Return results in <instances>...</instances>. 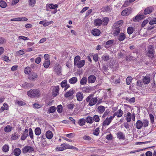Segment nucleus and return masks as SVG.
<instances>
[{
    "instance_id": "obj_25",
    "label": "nucleus",
    "mask_w": 156,
    "mask_h": 156,
    "mask_svg": "<svg viewBox=\"0 0 156 156\" xmlns=\"http://www.w3.org/2000/svg\"><path fill=\"white\" fill-rule=\"evenodd\" d=\"M102 24L104 26H106L108 23L109 20L108 17H103L102 20Z\"/></svg>"
},
{
    "instance_id": "obj_8",
    "label": "nucleus",
    "mask_w": 156,
    "mask_h": 156,
    "mask_svg": "<svg viewBox=\"0 0 156 156\" xmlns=\"http://www.w3.org/2000/svg\"><path fill=\"white\" fill-rule=\"evenodd\" d=\"M154 10V8L152 6L147 7L144 11V15H147L151 13Z\"/></svg>"
},
{
    "instance_id": "obj_5",
    "label": "nucleus",
    "mask_w": 156,
    "mask_h": 156,
    "mask_svg": "<svg viewBox=\"0 0 156 156\" xmlns=\"http://www.w3.org/2000/svg\"><path fill=\"white\" fill-rule=\"evenodd\" d=\"M34 151V149L30 146H25L22 149V152L23 154H26L27 152L31 153Z\"/></svg>"
},
{
    "instance_id": "obj_40",
    "label": "nucleus",
    "mask_w": 156,
    "mask_h": 156,
    "mask_svg": "<svg viewBox=\"0 0 156 156\" xmlns=\"http://www.w3.org/2000/svg\"><path fill=\"white\" fill-rule=\"evenodd\" d=\"M56 110V108L54 106H52L50 107L48 111L49 113H53Z\"/></svg>"
},
{
    "instance_id": "obj_51",
    "label": "nucleus",
    "mask_w": 156,
    "mask_h": 156,
    "mask_svg": "<svg viewBox=\"0 0 156 156\" xmlns=\"http://www.w3.org/2000/svg\"><path fill=\"white\" fill-rule=\"evenodd\" d=\"M36 3V1L35 0H29V4L32 7H33Z\"/></svg>"
},
{
    "instance_id": "obj_49",
    "label": "nucleus",
    "mask_w": 156,
    "mask_h": 156,
    "mask_svg": "<svg viewBox=\"0 0 156 156\" xmlns=\"http://www.w3.org/2000/svg\"><path fill=\"white\" fill-rule=\"evenodd\" d=\"M116 113L117 116L118 117H120L123 114V112L121 109H120L118 110Z\"/></svg>"
},
{
    "instance_id": "obj_2",
    "label": "nucleus",
    "mask_w": 156,
    "mask_h": 156,
    "mask_svg": "<svg viewBox=\"0 0 156 156\" xmlns=\"http://www.w3.org/2000/svg\"><path fill=\"white\" fill-rule=\"evenodd\" d=\"M154 53L155 50L153 45H149L147 47V55L152 60L154 59V62H156V57L154 55Z\"/></svg>"
},
{
    "instance_id": "obj_9",
    "label": "nucleus",
    "mask_w": 156,
    "mask_h": 156,
    "mask_svg": "<svg viewBox=\"0 0 156 156\" xmlns=\"http://www.w3.org/2000/svg\"><path fill=\"white\" fill-rule=\"evenodd\" d=\"M81 89L83 92L90 93L93 90V87L87 86L82 87Z\"/></svg>"
},
{
    "instance_id": "obj_42",
    "label": "nucleus",
    "mask_w": 156,
    "mask_h": 156,
    "mask_svg": "<svg viewBox=\"0 0 156 156\" xmlns=\"http://www.w3.org/2000/svg\"><path fill=\"white\" fill-rule=\"evenodd\" d=\"M87 80L86 77H83L80 81V84L81 85H85L86 84Z\"/></svg>"
},
{
    "instance_id": "obj_17",
    "label": "nucleus",
    "mask_w": 156,
    "mask_h": 156,
    "mask_svg": "<svg viewBox=\"0 0 156 156\" xmlns=\"http://www.w3.org/2000/svg\"><path fill=\"white\" fill-rule=\"evenodd\" d=\"M59 87L58 86H57L54 88L52 92V95L53 97H56L59 94Z\"/></svg>"
},
{
    "instance_id": "obj_63",
    "label": "nucleus",
    "mask_w": 156,
    "mask_h": 156,
    "mask_svg": "<svg viewBox=\"0 0 156 156\" xmlns=\"http://www.w3.org/2000/svg\"><path fill=\"white\" fill-rule=\"evenodd\" d=\"M24 54V51L23 50H21L17 51L16 52V54L17 55H20Z\"/></svg>"
},
{
    "instance_id": "obj_20",
    "label": "nucleus",
    "mask_w": 156,
    "mask_h": 156,
    "mask_svg": "<svg viewBox=\"0 0 156 156\" xmlns=\"http://www.w3.org/2000/svg\"><path fill=\"white\" fill-rule=\"evenodd\" d=\"M34 86V84L32 83H29L26 82L22 84V86L24 88H31Z\"/></svg>"
},
{
    "instance_id": "obj_12",
    "label": "nucleus",
    "mask_w": 156,
    "mask_h": 156,
    "mask_svg": "<svg viewBox=\"0 0 156 156\" xmlns=\"http://www.w3.org/2000/svg\"><path fill=\"white\" fill-rule=\"evenodd\" d=\"M144 18V15L139 14L136 16L135 17L133 18V20L134 22L139 21Z\"/></svg>"
},
{
    "instance_id": "obj_61",
    "label": "nucleus",
    "mask_w": 156,
    "mask_h": 156,
    "mask_svg": "<svg viewBox=\"0 0 156 156\" xmlns=\"http://www.w3.org/2000/svg\"><path fill=\"white\" fill-rule=\"evenodd\" d=\"M114 41L113 40H111L107 41L106 43V45L109 46L113 43Z\"/></svg>"
},
{
    "instance_id": "obj_28",
    "label": "nucleus",
    "mask_w": 156,
    "mask_h": 156,
    "mask_svg": "<svg viewBox=\"0 0 156 156\" xmlns=\"http://www.w3.org/2000/svg\"><path fill=\"white\" fill-rule=\"evenodd\" d=\"M102 10L104 12H109L111 11V9L109 6L107 5L106 6L103 7L102 8Z\"/></svg>"
},
{
    "instance_id": "obj_13",
    "label": "nucleus",
    "mask_w": 156,
    "mask_h": 156,
    "mask_svg": "<svg viewBox=\"0 0 156 156\" xmlns=\"http://www.w3.org/2000/svg\"><path fill=\"white\" fill-rule=\"evenodd\" d=\"M85 64V61L84 60H80L76 64L74 65L75 66H76L79 68H81L83 67Z\"/></svg>"
},
{
    "instance_id": "obj_48",
    "label": "nucleus",
    "mask_w": 156,
    "mask_h": 156,
    "mask_svg": "<svg viewBox=\"0 0 156 156\" xmlns=\"http://www.w3.org/2000/svg\"><path fill=\"white\" fill-rule=\"evenodd\" d=\"M127 33L129 35L132 34L133 32V28L131 27H128L127 30Z\"/></svg>"
},
{
    "instance_id": "obj_60",
    "label": "nucleus",
    "mask_w": 156,
    "mask_h": 156,
    "mask_svg": "<svg viewBox=\"0 0 156 156\" xmlns=\"http://www.w3.org/2000/svg\"><path fill=\"white\" fill-rule=\"evenodd\" d=\"M67 80H63L61 83V86L62 87H64L67 84Z\"/></svg>"
},
{
    "instance_id": "obj_47",
    "label": "nucleus",
    "mask_w": 156,
    "mask_h": 156,
    "mask_svg": "<svg viewBox=\"0 0 156 156\" xmlns=\"http://www.w3.org/2000/svg\"><path fill=\"white\" fill-rule=\"evenodd\" d=\"M131 114L130 112H128L126 115V120L128 122H129L131 121Z\"/></svg>"
},
{
    "instance_id": "obj_3",
    "label": "nucleus",
    "mask_w": 156,
    "mask_h": 156,
    "mask_svg": "<svg viewBox=\"0 0 156 156\" xmlns=\"http://www.w3.org/2000/svg\"><path fill=\"white\" fill-rule=\"evenodd\" d=\"M94 94H90L86 98V101L87 102H89V105L91 106L95 105L98 102L97 98H93Z\"/></svg>"
},
{
    "instance_id": "obj_57",
    "label": "nucleus",
    "mask_w": 156,
    "mask_h": 156,
    "mask_svg": "<svg viewBox=\"0 0 156 156\" xmlns=\"http://www.w3.org/2000/svg\"><path fill=\"white\" fill-rule=\"evenodd\" d=\"M149 23L150 25L155 24L156 23V18H153V19L151 20L150 21Z\"/></svg>"
},
{
    "instance_id": "obj_54",
    "label": "nucleus",
    "mask_w": 156,
    "mask_h": 156,
    "mask_svg": "<svg viewBox=\"0 0 156 156\" xmlns=\"http://www.w3.org/2000/svg\"><path fill=\"white\" fill-rule=\"evenodd\" d=\"M99 133V128L98 127L93 132L94 135L96 136H98Z\"/></svg>"
},
{
    "instance_id": "obj_36",
    "label": "nucleus",
    "mask_w": 156,
    "mask_h": 156,
    "mask_svg": "<svg viewBox=\"0 0 156 156\" xmlns=\"http://www.w3.org/2000/svg\"><path fill=\"white\" fill-rule=\"evenodd\" d=\"M120 31V28L119 27H117L114 30L113 34L114 36H117L119 35Z\"/></svg>"
},
{
    "instance_id": "obj_1",
    "label": "nucleus",
    "mask_w": 156,
    "mask_h": 156,
    "mask_svg": "<svg viewBox=\"0 0 156 156\" xmlns=\"http://www.w3.org/2000/svg\"><path fill=\"white\" fill-rule=\"evenodd\" d=\"M27 94L31 98H37L40 96L41 93L39 89H31L28 91L27 92Z\"/></svg>"
},
{
    "instance_id": "obj_30",
    "label": "nucleus",
    "mask_w": 156,
    "mask_h": 156,
    "mask_svg": "<svg viewBox=\"0 0 156 156\" xmlns=\"http://www.w3.org/2000/svg\"><path fill=\"white\" fill-rule=\"evenodd\" d=\"M13 153L15 156H18L20 154L21 150L19 148H16L14 150Z\"/></svg>"
},
{
    "instance_id": "obj_44",
    "label": "nucleus",
    "mask_w": 156,
    "mask_h": 156,
    "mask_svg": "<svg viewBox=\"0 0 156 156\" xmlns=\"http://www.w3.org/2000/svg\"><path fill=\"white\" fill-rule=\"evenodd\" d=\"M9 147L7 144L5 145L2 147V150L4 152H7L9 151Z\"/></svg>"
},
{
    "instance_id": "obj_39",
    "label": "nucleus",
    "mask_w": 156,
    "mask_h": 156,
    "mask_svg": "<svg viewBox=\"0 0 156 156\" xmlns=\"http://www.w3.org/2000/svg\"><path fill=\"white\" fill-rule=\"evenodd\" d=\"M19 136L20 135L18 133L16 132L14 133L12 135L11 137L12 140H16L18 138Z\"/></svg>"
},
{
    "instance_id": "obj_45",
    "label": "nucleus",
    "mask_w": 156,
    "mask_h": 156,
    "mask_svg": "<svg viewBox=\"0 0 156 156\" xmlns=\"http://www.w3.org/2000/svg\"><path fill=\"white\" fill-rule=\"evenodd\" d=\"M34 131L35 134L37 136L40 135L41 133V129L39 127L36 128L35 129Z\"/></svg>"
},
{
    "instance_id": "obj_32",
    "label": "nucleus",
    "mask_w": 156,
    "mask_h": 156,
    "mask_svg": "<svg viewBox=\"0 0 156 156\" xmlns=\"http://www.w3.org/2000/svg\"><path fill=\"white\" fill-rule=\"evenodd\" d=\"M143 126L144 127H146L148 126L149 121L147 119H144L142 121Z\"/></svg>"
},
{
    "instance_id": "obj_52",
    "label": "nucleus",
    "mask_w": 156,
    "mask_h": 156,
    "mask_svg": "<svg viewBox=\"0 0 156 156\" xmlns=\"http://www.w3.org/2000/svg\"><path fill=\"white\" fill-rule=\"evenodd\" d=\"M132 80V77L130 76H128L126 79V83L127 85H129L130 84L131 81Z\"/></svg>"
},
{
    "instance_id": "obj_26",
    "label": "nucleus",
    "mask_w": 156,
    "mask_h": 156,
    "mask_svg": "<svg viewBox=\"0 0 156 156\" xmlns=\"http://www.w3.org/2000/svg\"><path fill=\"white\" fill-rule=\"evenodd\" d=\"M45 135L48 139H51L53 137V134L51 131L48 130L46 132Z\"/></svg>"
},
{
    "instance_id": "obj_10",
    "label": "nucleus",
    "mask_w": 156,
    "mask_h": 156,
    "mask_svg": "<svg viewBox=\"0 0 156 156\" xmlns=\"http://www.w3.org/2000/svg\"><path fill=\"white\" fill-rule=\"evenodd\" d=\"M28 129H26L25 130L23 131L21 137L20 139L21 140H24L26 139L27 137L28 136Z\"/></svg>"
},
{
    "instance_id": "obj_64",
    "label": "nucleus",
    "mask_w": 156,
    "mask_h": 156,
    "mask_svg": "<svg viewBox=\"0 0 156 156\" xmlns=\"http://www.w3.org/2000/svg\"><path fill=\"white\" fill-rule=\"evenodd\" d=\"M2 59L6 62H8L10 61L9 57L8 56L4 55L2 57Z\"/></svg>"
},
{
    "instance_id": "obj_18",
    "label": "nucleus",
    "mask_w": 156,
    "mask_h": 156,
    "mask_svg": "<svg viewBox=\"0 0 156 156\" xmlns=\"http://www.w3.org/2000/svg\"><path fill=\"white\" fill-rule=\"evenodd\" d=\"M94 24L96 26H100L102 24V20L99 18L94 19Z\"/></svg>"
},
{
    "instance_id": "obj_35",
    "label": "nucleus",
    "mask_w": 156,
    "mask_h": 156,
    "mask_svg": "<svg viewBox=\"0 0 156 156\" xmlns=\"http://www.w3.org/2000/svg\"><path fill=\"white\" fill-rule=\"evenodd\" d=\"M93 118L90 116H88L85 119L86 121L88 123L91 124L93 122Z\"/></svg>"
},
{
    "instance_id": "obj_31",
    "label": "nucleus",
    "mask_w": 156,
    "mask_h": 156,
    "mask_svg": "<svg viewBox=\"0 0 156 156\" xmlns=\"http://www.w3.org/2000/svg\"><path fill=\"white\" fill-rule=\"evenodd\" d=\"M77 81V78L76 77H73L69 80V83L71 84H74L76 83Z\"/></svg>"
},
{
    "instance_id": "obj_53",
    "label": "nucleus",
    "mask_w": 156,
    "mask_h": 156,
    "mask_svg": "<svg viewBox=\"0 0 156 156\" xmlns=\"http://www.w3.org/2000/svg\"><path fill=\"white\" fill-rule=\"evenodd\" d=\"M149 116L150 120L151 122L153 124L154 122V118L153 115L152 114H149Z\"/></svg>"
},
{
    "instance_id": "obj_33",
    "label": "nucleus",
    "mask_w": 156,
    "mask_h": 156,
    "mask_svg": "<svg viewBox=\"0 0 156 156\" xmlns=\"http://www.w3.org/2000/svg\"><path fill=\"white\" fill-rule=\"evenodd\" d=\"M85 122L86 121L85 119L83 118L79 120L78 124L80 126H82L85 125Z\"/></svg>"
},
{
    "instance_id": "obj_11",
    "label": "nucleus",
    "mask_w": 156,
    "mask_h": 156,
    "mask_svg": "<svg viewBox=\"0 0 156 156\" xmlns=\"http://www.w3.org/2000/svg\"><path fill=\"white\" fill-rule=\"evenodd\" d=\"M96 80V77L94 75L89 76L87 78V81L88 83H93Z\"/></svg>"
},
{
    "instance_id": "obj_56",
    "label": "nucleus",
    "mask_w": 156,
    "mask_h": 156,
    "mask_svg": "<svg viewBox=\"0 0 156 156\" xmlns=\"http://www.w3.org/2000/svg\"><path fill=\"white\" fill-rule=\"evenodd\" d=\"M30 138L31 139H33V131L31 128L29 129L28 130Z\"/></svg>"
},
{
    "instance_id": "obj_15",
    "label": "nucleus",
    "mask_w": 156,
    "mask_h": 156,
    "mask_svg": "<svg viewBox=\"0 0 156 156\" xmlns=\"http://www.w3.org/2000/svg\"><path fill=\"white\" fill-rule=\"evenodd\" d=\"M55 72L58 75H60L61 73V66L59 65H55L54 67Z\"/></svg>"
},
{
    "instance_id": "obj_4",
    "label": "nucleus",
    "mask_w": 156,
    "mask_h": 156,
    "mask_svg": "<svg viewBox=\"0 0 156 156\" xmlns=\"http://www.w3.org/2000/svg\"><path fill=\"white\" fill-rule=\"evenodd\" d=\"M70 145L66 143L61 144L60 147H57L55 148V150L57 151H62L66 149H69Z\"/></svg>"
},
{
    "instance_id": "obj_62",
    "label": "nucleus",
    "mask_w": 156,
    "mask_h": 156,
    "mask_svg": "<svg viewBox=\"0 0 156 156\" xmlns=\"http://www.w3.org/2000/svg\"><path fill=\"white\" fill-rule=\"evenodd\" d=\"M66 136L69 138H72L75 136V134L73 133H71L66 134Z\"/></svg>"
},
{
    "instance_id": "obj_16",
    "label": "nucleus",
    "mask_w": 156,
    "mask_h": 156,
    "mask_svg": "<svg viewBox=\"0 0 156 156\" xmlns=\"http://www.w3.org/2000/svg\"><path fill=\"white\" fill-rule=\"evenodd\" d=\"M76 96L78 101H82L83 98V95L81 92H78L76 93Z\"/></svg>"
},
{
    "instance_id": "obj_43",
    "label": "nucleus",
    "mask_w": 156,
    "mask_h": 156,
    "mask_svg": "<svg viewBox=\"0 0 156 156\" xmlns=\"http://www.w3.org/2000/svg\"><path fill=\"white\" fill-rule=\"evenodd\" d=\"M50 64V60H46L43 63L44 67L45 68H48Z\"/></svg>"
},
{
    "instance_id": "obj_58",
    "label": "nucleus",
    "mask_w": 156,
    "mask_h": 156,
    "mask_svg": "<svg viewBox=\"0 0 156 156\" xmlns=\"http://www.w3.org/2000/svg\"><path fill=\"white\" fill-rule=\"evenodd\" d=\"M102 59L105 61H108L110 59L108 55H103L101 57Z\"/></svg>"
},
{
    "instance_id": "obj_7",
    "label": "nucleus",
    "mask_w": 156,
    "mask_h": 156,
    "mask_svg": "<svg viewBox=\"0 0 156 156\" xmlns=\"http://www.w3.org/2000/svg\"><path fill=\"white\" fill-rule=\"evenodd\" d=\"M131 12L130 8H128L123 10L121 12V15L124 16H126L129 15Z\"/></svg>"
},
{
    "instance_id": "obj_59",
    "label": "nucleus",
    "mask_w": 156,
    "mask_h": 156,
    "mask_svg": "<svg viewBox=\"0 0 156 156\" xmlns=\"http://www.w3.org/2000/svg\"><path fill=\"white\" fill-rule=\"evenodd\" d=\"M93 120H94L96 122H99L100 120V118L98 115H94L93 118Z\"/></svg>"
},
{
    "instance_id": "obj_29",
    "label": "nucleus",
    "mask_w": 156,
    "mask_h": 156,
    "mask_svg": "<svg viewBox=\"0 0 156 156\" xmlns=\"http://www.w3.org/2000/svg\"><path fill=\"white\" fill-rule=\"evenodd\" d=\"M12 129V127L10 125H7L4 128V131L6 133L11 131Z\"/></svg>"
},
{
    "instance_id": "obj_37",
    "label": "nucleus",
    "mask_w": 156,
    "mask_h": 156,
    "mask_svg": "<svg viewBox=\"0 0 156 156\" xmlns=\"http://www.w3.org/2000/svg\"><path fill=\"white\" fill-rule=\"evenodd\" d=\"M111 122V121L108 119V118H107L103 123V126L108 125Z\"/></svg>"
},
{
    "instance_id": "obj_38",
    "label": "nucleus",
    "mask_w": 156,
    "mask_h": 156,
    "mask_svg": "<svg viewBox=\"0 0 156 156\" xmlns=\"http://www.w3.org/2000/svg\"><path fill=\"white\" fill-rule=\"evenodd\" d=\"M15 104L19 106H23L26 105V103L21 101L16 100L15 102Z\"/></svg>"
},
{
    "instance_id": "obj_24",
    "label": "nucleus",
    "mask_w": 156,
    "mask_h": 156,
    "mask_svg": "<svg viewBox=\"0 0 156 156\" xmlns=\"http://www.w3.org/2000/svg\"><path fill=\"white\" fill-rule=\"evenodd\" d=\"M136 126L137 129H140L143 126V123L142 121L140 120H137L136 123Z\"/></svg>"
},
{
    "instance_id": "obj_27",
    "label": "nucleus",
    "mask_w": 156,
    "mask_h": 156,
    "mask_svg": "<svg viewBox=\"0 0 156 156\" xmlns=\"http://www.w3.org/2000/svg\"><path fill=\"white\" fill-rule=\"evenodd\" d=\"M46 6H48V7L50 9H56L58 7V6L57 4L54 5L52 4H47Z\"/></svg>"
},
{
    "instance_id": "obj_21",
    "label": "nucleus",
    "mask_w": 156,
    "mask_h": 156,
    "mask_svg": "<svg viewBox=\"0 0 156 156\" xmlns=\"http://www.w3.org/2000/svg\"><path fill=\"white\" fill-rule=\"evenodd\" d=\"M118 36V39L120 41H123L126 38L125 34L123 33H121Z\"/></svg>"
},
{
    "instance_id": "obj_14",
    "label": "nucleus",
    "mask_w": 156,
    "mask_h": 156,
    "mask_svg": "<svg viewBox=\"0 0 156 156\" xmlns=\"http://www.w3.org/2000/svg\"><path fill=\"white\" fill-rule=\"evenodd\" d=\"M74 92L75 90L73 88H72L64 94V97L66 98H69L72 96L74 94Z\"/></svg>"
},
{
    "instance_id": "obj_34",
    "label": "nucleus",
    "mask_w": 156,
    "mask_h": 156,
    "mask_svg": "<svg viewBox=\"0 0 156 156\" xmlns=\"http://www.w3.org/2000/svg\"><path fill=\"white\" fill-rule=\"evenodd\" d=\"M98 109V112L101 114L103 113L105 111L104 107L102 105L99 106Z\"/></svg>"
},
{
    "instance_id": "obj_22",
    "label": "nucleus",
    "mask_w": 156,
    "mask_h": 156,
    "mask_svg": "<svg viewBox=\"0 0 156 156\" xmlns=\"http://www.w3.org/2000/svg\"><path fill=\"white\" fill-rule=\"evenodd\" d=\"M117 137L119 140L121 139L124 140L125 138V136L124 133L121 132H119L117 133Z\"/></svg>"
},
{
    "instance_id": "obj_23",
    "label": "nucleus",
    "mask_w": 156,
    "mask_h": 156,
    "mask_svg": "<svg viewBox=\"0 0 156 156\" xmlns=\"http://www.w3.org/2000/svg\"><path fill=\"white\" fill-rule=\"evenodd\" d=\"M150 81V79L149 76H145L143 79V83L144 84L149 83Z\"/></svg>"
},
{
    "instance_id": "obj_46",
    "label": "nucleus",
    "mask_w": 156,
    "mask_h": 156,
    "mask_svg": "<svg viewBox=\"0 0 156 156\" xmlns=\"http://www.w3.org/2000/svg\"><path fill=\"white\" fill-rule=\"evenodd\" d=\"M0 6L2 8H5L7 6V3L4 1H0Z\"/></svg>"
},
{
    "instance_id": "obj_50",
    "label": "nucleus",
    "mask_w": 156,
    "mask_h": 156,
    "mask_svg": "<svg viewBox=\"0 0 156 156\" xmlns=\"http://www.w3.org/2000/svg\"><path fill=\"white\" fill-rule=\"evenodd\" d=\"M62 106L61 105H59L57 106V111L59 113H61L62 112Z\"/></svg>"
},
{
    "instance_id": "obj_6",
    "label": "nucleus",
    "mask_w": 156,
    "mask_h": 156,
    "mask_svg": "<svg viewBox=\"0 0 156 156\" xmlns=\"http://www.w3.org/2000/svg\"><path fill=\"white\" fill-rule=\"evenodd\" d=\"M38 76L37 73L34 72H31L29 75L28 78L30 80H35Z\"/></svg>"
},
{
    "instance_id": "obj_19",
    "label": "nucleus",
    "mask_w": 156,
    "mask_h": 156,
    "mask_svg": "<svg viewBox=\"0 0 156 156\" xmlns=\"http://www.w3.org/2000/svg\"><path fill=\"white\" fill-rule=\"evenodd\" d=\"M101 33L100 30L98 29H94L91 31V34L95 36H99Z\"/></svg>"
},
{
    "instance_id": "obj_41",
    "label": "nucleus",
    "mask_w": 156,
    "mask_h": 156,
    "mask_svg": "<svg viewBox=\"0 0 156 156\" xmlns=\"http://www.w3.org/2000/svg\"><path fill=\"white\" fill-rule=\"evenodd\" d=\"M31 68L30 67H27L24 69V71L26 74H28V75L31 73Z\"/></svg>"
},
{
    "instance_id": "obj_55",
    "label": "nucleus",
    "mask_w": 156,
    "mask_h": 156,
    "mask_svg": "<svg viewBox=\"0 0 156 156\" xmlns=\"http://www.w3.org/2000/svg\"><path fill=\"white\" fill-rule=\"evenodd\" d=\"M80 58L79 55L76 56L74 59V65L76 64V63L78 62L80 60Z\"/></svg>"
}]
</instances>
